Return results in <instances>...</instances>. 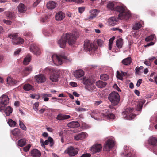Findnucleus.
Instances as JSON below:
<instances>
[{
	"mask_svg": "<svg viewBox=\"0 0 157 157\" xmlns=\"http://www.w3.org/2000/svg\"><path fill=\"white\" fill-rule=\"evenodd\" d=\"M67 57L64 54L60 55L54 54L48 56V60L49 63H50L56 66H59L62 63L63 60H67Z\"/></svg>",
	"mask_w": 157,
	"mask_h": 157,
	"instance_id": "nucleus-1",
	"label": "nucleus"
},
{
	"mask_svg": "<svg viewBox=\"0 0 157 157\" xmlns=\"http://www.w3.org/2000/svg\"><path fill=\"white\" fill-rule=\"evenodd\" d=\"M114 10L120 13L118 15V17L120 19H127L131 16L129 11L125 10V8L122 6H117L115 8Z\"/></svg>",
	"mask_w": 157,
	"mask_h": 157,
	"instance_id": "nucleus-2",
	"label": "nucleus"
},
{
	"mask_svg": "<svg viewBox=\"0 0 157 157\" xmlns=\"http://www.w3.org/2000/svg\"><path fill=\"white\" fill-rule=\"evenodd\" d=\"M108 99L113 105L116 106L119 102L120 97L117 92L113 91L109 94Z\"/></svg>",
	"mask_w": 157,
	"mask_h": 157,
	"instance_id": "nucleus-3",
	"label": "nucleus"
},
{
	"mask_svg": "<svg viewBox=\"0 0 157 157\" xmlns=\"http://www.w3.org/2000/svg\"><path fill=\"white\" fill-rule=\"evenodd\" d=\"M66 41L71 46L75 43L76 40V38L74 34L70 33H67L63 35Z\"/></svg>",
	"mask_w": 157,
	"mask_h": 157,
	"instance_id": "nucleus-4",
	"label": "nucleus"
},
{
	"mask_svg": "<svg viewBox=\"0 0 157 157\" xmlns=\"http://www.w3.org/2000/svg\"><path fill=\"white\" fill-rule=\"evenodd\" d=\"M8 37L10 39L13 40L12 42L13 44H20L24 42V40L23 39L20 37H17V33L9 34Z\"/></svg>",
	"mask_w": 157,
	"mask_h": 157,
	"instance_id": "nucleus-5",
	"label": "nucleus"
},
{
	"mask_svg": "<svg viewBox=\"0 0 157 157\" xmlns=\"http://www.w3.org/2000/svg\"><path fill=\"white\" fill-rule=\"evenodd\" d=\"M0 111L4 110L5 106L9 103V98L6 95L3 94L0 98Z\"/></svg>",
	"mask_w": 157,
	"mask_h": 157,
	"instance_id": "nucleus-6",
	"label": "nucleus"
},
{
	"mask_svg": "<svg viewBox=\"0 0 157 157\" xmlns=\"http://www.w3.org/2000/svg\"><path fill=\"white\" fill-rule=\"evenodd\" d=\"M97 47L88 40H86L84 43V49L86 51H95Z\"/></svg>",
	"mask_w": 157,
	"mask_h": 157,
	"instance_id": "nucleus-7",
	"label": "nucleus"
},
{
	"mask_svg": "<svg viewBox=\"0 0 157 157\" xmlns=\"http://www.w3.org/2000/svg\"><path fill=\"white\" fill-rule=\"evenodd\" d=\"M133 110L132 108H127L122 113L123 117L127 119L130 120L134 118L135 116L132 113Z\"/></svg>",
	"mask_w": 157,
	"mask_h": 157,
	"instance_id": "nucleus-8",
	"label": "nucleus"
},
{
	"mask_svg": "<svg viewBox=\"0 0 157 157\" xmlns=\"http://www.w3.org/2000/svg\"><path fill=\"white\" fill-rule=\"evenodd\" d=\"M65 153H67L70 156H74L78 153V149L75 148L73 146L68 147L65 151Z\"/></svg>",
	"mask_w": 157,
	"mask_h": 157,
	"instance_id": "nucleus-9",
	"label": "nucleus"
},
{
	"mask_svg": "<svg viewBox=\"0 0 157 157\" xmlns=\"http://www.w3.org/2000/svg\"><path fill=\"white\" fill-rule=\"evenodd\" d=\"M102 149V146L100 144H95L91 147L90 149L91 152L94 154L100 152Z\"/></svg>",
	"mask_w": 157,
	"mask_h": 157,
	"instance_id": "nucleus-10",
	"label": "nucleus"
},
{
	"mask_svg": "<svg viewBox=\"0 0 157 157\" xmlns=\"http://www.w3.org/2000/svg\"><path fill=\"white\" fill-rule=\"evenodd\" d=\"M114 142L113 140H108L104 145L103 149L108 151L110 150L114 146Z\"/></svg>",
	"mask_w": 157,
	"mask_h": 157,
	"instance_id": "nucleus-11",
	"label": "nucleus"
},
{
	"mask_svg": "<svg viewBox=\"0 0 157 157\" xmlns=\"http://www.w3.org/2000/svg\"><path fill=\"white\" fill-rule=\"evenodd\" d=\"M35 81L38 84L44 82L46 80V78L44 75L42 74H38L35 76Z\"/></svg>",
	"mask_w": 157,
	"mask_h": 157,
	"instance_id": "nucleus-12",
	"label": "nucleus"
},
{
	"mask_svg": "<svg viewBox=\"0 0 157 157\" xmlns=\"http://www.w3.org/2000/svg\"><path fill=\"white\" fill-rule=\"evenodd\" d=\"M59 73L58 72L53 71L50 76V79L53 82H56L59 80Z\"/></svg>",
	"mask_w": 157,
	"mask_h": 157,
	"instance_id": "nucleus-13",
	"label": "nucleus"
},
{
	"mask_svg": "<svg viewBox=\"0 0 157 157\" xmlns=\"http://www.w3.org/2000/svg\"><path fill=\"white\" fill-rule=\"evenodd\" d=\"M30 49L31 52L37 55H39L41 52L40 50L34 44L31 45Z\"/></svg>",
	"mask_w": 157,
	"mask_h": 157,
	"instance_id": "nucleus-14",
	"label": "nucleus"
},
{
	"mask_svg": "<svg viewBox=\"0 0 157 157\" xmlns=\"http://www.w3.org/2000/svg\"><path fill=\"white\" fill-rule=\"evenodd\" d=\"M87 135L86 133L82 132L74 136V138L75 140L78 141L84 139L86 137Z\"/></svg>",
	"mask_w": 157,
	"mask_h": 157,
	"instance_id": "nucleus-15",
	"label": "nucleus"
},
{
	"mask_svg": "<svg viewBox=\"0 0 157 157\" xmlns=\"http://www.w3.org/2000/svg\"><path fill=\"white\" fill-rule=\"evenodd\" d=\"M103 116L104 117L108 119H113L115 117L114 115L111 113L110 110H104L103 113Z\"/></svg>",
	"mask_w": 157,
	"mask_h": 157,
	"instance_id": "nucleus-16",
	"label": "nucleus"
},
{
	"mask_svg": "<svg viewBox=\"0 0 157 157\" xmlns=\"http://www.w3.org/2000/svg\"><path fill=\"white\" fill-rule=\"evenodd\" d=\"M118 21V18L117 17H113L109 19L108 23L109 25L114 26L117 24Z\"/></svg>",
	"mask_w": 157,
	"mask_h": 157,
	"instance_id": "nucleus-17",
	"label": "nucleus"
},
{
	"mask_svg": "<svg viewBox=\"0 0 157 157\" xmlns=\"http://www.w3.org/2000/svg\"><path fill=\"white\" fill-rule=\"evenodd\" d=\"M66 42V39L63 35L62 36L61 38L58 41V44L60 47L64 48L65 47Z\"/></svg>",
	"mask_w": 157,
	"mask_h": 157,
	"instance_id": "nucleus-18",
	"label": "nucleus"
},
{
	"mask_svg": "<svg viewBox=\"0 0 157 157\" xmlns=\"http://www.w3.org/2000/svg\"><path fill=\"white\" fill-rule=\"evenodd\" d=\"M84 74V72L82 69H77L74 72V75L77 78H79Z\"/></svg>",
	"mask_w": 157,
	"mask_h": 157,
	"instance_id": "nucleus-19",
	"label": "nucleus"
},
{
	"mask_svg": "<svg viewBox=\"0 0 157 157\" xmlns=\"http://www.w3.org/2000/svg\"><path fill=\"white\" fill-rule=\"evenodd\" d=\"M65 17V14L62 12L60 11L56 14L55 19L56 20L61 21Z\"/></svg>",
	"mask_w": 157,
	"mask_h": 157,
	"instance_id": "nucleus-20",
	"label": "nucleus"
},
{
	"mask_svg": "<svg viewBox=\"0 0 157 157\" xmlns=\"http://www.w3.org/2000/svg\"><path fill=\"white\" fill-rule=\"evenodd\" d=\"M31 155L33 157H40L41 155V153L39 150L34 149L31 151Z\"/></svg>",
	"mask_w": 157,
	"mask_h": 157,
	"instance_id": "nucleus-21",
	"label": "nucleus"
},
{
	"mask_svg": "<svg viewBox=\"0 0 157 157\" xmlns=\"http://www.w3.org/2000/svg\"><path fill=\"white\" fill-rule=\"evenodd\" d=\"M67 126L71 128H76L79 126V124L77 121H74L68 123Z\"/></svg>",
	"mask_w": 157,
	"mask_h": 157,
	"instance_id": "nucleus-22",
	"label": "nucleus"
},
{
	"mask_svg": "<svg viewBox=\"0 0 157 157\" xmlns=\"http://www.w3.org/2000/svg\"><path fill=\"white\" fill-rule=\"evenodd\" d=\"M148 143L151 145L153 146L157 145V138L151 137L148 139Z\"/></svg>",
	"mask_w": 157,
	"mask_h": 157,
	"instance_id": "nucleus-23",
	"label": "nucleus"
},
{
	"mask_svg": "<svg viewBox=\"0 0 157 157\" xmlns=\"http://www.w3.org/2000/svg\"><path fill=\"white\" fill-rule=\"evenodd\" d=\"M90 12L91 14L88 17V19H93L96 17L98 14V11L96 9L92 10L90 11Z\"/></svg>",
	"mask_w": 157,
	"mask_h": 157,
	"instance_id": "nucleus-24",
	"label": "nucleus"
},
{
	"mask_svg": "<svg viewBox=\"0 0 157 157\" xmlns=\"http://www.w3.org/2000/svg\"><path fill=\"white\" fill-rule=\"evenodd\" d=\"M70 117V116L69 115L59 114L57 115L56 118L58 120L61 121L69 119Z\"/></svg>",
	"mask_w": 157,
	"mask_h": 157,
	"instance_id": "nucleus-25",
	"label": "nucleus"
},
{
	"mask_svg": "<svg viewBox=\"0 0 157 157\" xmlns=\"http://www.w3.org/2000/svg\"><path fill=\"white\" fill-rule=\"evenodd\" d=\"M17 7L18 11L21 13H25L26 10V6L23 4H20Z\"/></svg>",
	"mask_w": 157,
	"mask_h": 157,
	"instance_id": "nucleus-26",
	"label": "nucleus"
},
{
	"mask_svg": "<svg viewBox=\"0 0 157 157\" xmlns=\"http://www.w3.org/2000/svg\"><path fill=\"white\" fill-rule=\"evenodd\" d=\"M117 77L121 80L123 79V77L126 75L127 74V73L123 72L121 71L120 72L119 71H117Z\"/></svg>",
	"mask_w": 157,
	"mask_h": 157,
	"instance_id": "nucleus-27",
	"label": "nucleus"
},
{
	"mask_svg": "<svg viewBox=\"0 0 157 157\" xmlns=\"http://www.w3.org/2000/svg\"><path fill=\"white\" fill-rule=\"evenodd\" d=\"M83 83L86 85L90 86L93 83V81L91 79L84 78L83 80Z\"/></svg>",
	"mask_w": 157,
	"mask_h": 157,
	"instance_id": "nucleus-28",
	"label": "nucleus"
},
{
	"mask_svg": "<svg viewBox=\"0 0 157 157\" xmlns=\"http://www.w3.org/2000/svg\"><path fill=\"white\" fill-rule=\"evenodd\" d=\"M56 5V3L55 2L51 1L48 2L47 7L48 9H52L55 8Z\"/></svg>",
	"mask_w": 157,
	"mask_h": 157,
	"instance_id": "nucleus-29",
	"label": "nucleus"
},
{
	"mask_svg": "<svg viewBox=\"0 0 157 157\" xmlns=\"http://www.w3.org/2000/svg\"><path fill=\"white\" fill-rule=\"evenodd\" d=\"M145 101L144 99H140L138 101V104L137 105L136 110L139 111H140L143 105L145 102Z\"/></svg>",
	"mask_w": 157,
	"mask_h": 157,
	"instance_id": "nucleus-30",
	"label": "nucleus"
},
{
	"mask_svg": "<svg viewBox=\"0 0 157 157\" xmlns=\"http://www.w3.org/2000/svg\"><path fill=\"white\" fill-rule=\"evenodd\" d=\"M31 59V57L30 56L28 55L24 59L23 62V64L24 65H27L29 63Z\"/></svg>",
	"mask_w": 157,
	"mask_h": 157,
	"instance_id": "nucleus-31",
	"label": "nucleus"
},
{
	"mask_svg": "<svg viewBox=\"0 0 157 157\" xmlns=\"http://www.w3.org/2000/svg\"><path fill=\"white\" fill-rule=\"evenodd\" d=\"M106 85V83L105 82L101 80H99L96 82V85L98 88L104 87Z\"/></svg>",
	"mask_w": 157,
	"mask_h": 157,
	"instance_id": "nucleus-32",
	"label": "nucleus"
},
{
	"mask_svg": "<svg viewBox=\"0 0 157 157\" xmlns=\"http://www.w3.org/2000/svg\"><path fill=\"white\" fill-rule=\"evenodd\" d=\"M131 58L130 57H128L124 59L122 61V63L124 65H128L131 63Z\"/></svg>",
	"mask_w": 157,
	"mask_h": 157,
	"instance_id": "nucleus-33",
	"label": "nucleus"
},
{
	"mask_svg": "<svg viewBox=\"0 0 157 157\" xmlns=\"http://www.w3.org/2000/svg\"><path fill=\"white\" fill-rule=\"evenodd\" d=\"M12 108L10 106H8L5 109L4 112L6 116H9L12 113Z\"/></svg>",
	"mask_w": 157,
	"mask_h": 157,
	"instance_id": "nucleus-34",
	"label": "nucleus"
},
{
	"mask_svg": "<svg viewBox=\"0 0 157 157\" xmlns=\"http://www.w3.org/2000/svg\"><path fill=\"white\" fill-rule=\"evenodd\" d=\"M12 133L13 136H15L18 137L20 134V131L19 129L17 128H15L12 131Z\"/></svg>",
	"mask_w": 157,
	"mask_h": 157,
	"instance_id": "nucleus-35",
	"label": "nucleus"
},
{
	"mask_svg": "<svg viewBox=\"0 0 157 157\" xmlns=\"http://www.w3.org/2000/svg\"><path fill=\"white\" fill-rule=\"evenodd\" d=\"M26 144L25 139H21L18 141V144L19 146L22 147L24 146Z\"/></svg>",
	"mask_w": 157,
	"mask_h": 157,
	"instance_id": "nucleus-36",
	"label": "nucleus"
},
{
	"mask_svg": "<svg viewBox=\"0 0 157 157\" xmlns=\"http://www.w3.org/2000/svg\"><path fill=\"white\" fill-rule=\"evenodd\" d=\"M7 82L8 84L10 85H14L16 83L15 80L10 77L7 78Z\"/></svg>",
	"mask_w": 157,
	"mask_h": 157,
	"instance_id": "nucleus-37",
	"label": "nucleus"
},
{
	"mask_svg": "<svg viewBox=\"0 0 157 157\" xmlns=\"http://www.w3.org/2000/svg\"><path fill=\"white\" fill-rule=\"evenodd\" d=\"M117 46L119 48H121L123 45V41L121 39L119 38L116 42Z\"/></svg>",
	"mask_w": 157,
	"mask_h": 157,
	"instance_id": "nucleus-38",
	"label": "nucleus"
},
{
	"mask_svg": "<svg viewBox=\"0 0 157 157\" xmlns=\"http://www.w3.org/2000/svg\"><path fill=\"white\" fill-rule=\"evenodd\" d=\"M7 123L11 127H14L15 126L16 123L11 119L8 120Z\"/></svg>",
	"mask_w": 157,
	"mask_h": 157,
	"instance_id": "nucleus-39",
	"label": "nucleus"
},
{
	"mask_svg": "<svg viewBox=\"0 0 157 157\" xmlns=\"http://www.w3.org/2000/svg\"><path fill=\"white\" fill-rule=\"evenodd\" d=\"M23 89L25 90L28 91L32 89V86L29 84H26L24 86Z\"/></svg>",
	"mask_w": 157,
	"mask_h": 157,
	"instance_id": "nucleus-40",
	"label": "nucleus"
},
{
	"mask_svg": "<svg viewBox=\"0 0 157 157\" xmlns=\"http://www.w3.org/2000/svg\"><path fill=\"white\" fill-rule=\"evenodd\" d=\"M142 27V25L140 22H138L135 23L133 27V29L135 30H137L140 29Z\"/></svg>",
	"mask_w": 157,
	"mask_h": 157,
	"instance_id": "nucleus-41",
	"label": "nucleus"
},
{
	"mask_svg": "<svg viewBox=\"0 0 157 157\" xmlns=\"http://www.w3.org/2000/svg\"><path fill=\"white\" fill-rule=\"evenodd\" d=\"M5 15L8 18L11 19L14 17V14L10 12H5Z\"/></svg>",
	"mask_w": 157,
	"mask_h": 157,
	"instance_id": "nucleus-42",
	"label": "nucleus"
},
{
	"mask_svg": "<svg viewBox=\"0 0 157 157\" xmlns=\"http://www.w3.org/2000/svg\"><path fill=\"white\" fill-rule=\"evenodd\" d=\"M100 78L101 80L106 81L109 78V76L107 74H104L100 75Z\"/></svg>",
	"mask_w": 157,
	"mask_h": 157,
	"instance_id": "nucleus-43",
	"label": "nucleus"
},
{
	"mask_svg": "<svg viewBox=\"0 0 157 157\" xmlns=\"http://www.w3.org/2000/svg\"><path fill=\"white\" fill-rule=\"evenodd\" d=\"M19 125L20 127L23 130L26 131L27 128L25 125L24 124L22 121L20 120H19Z\"/></svg>",
	"mask_w": 157,
	"mask_h": 157,
	"instance_id": "nucleus-44",
	"label": "nucleus"
},
{
	"mask_svg": "<svg viewBox=\"0 0 157 157\" xmlns=\"http://www.w3.org/2000/svg\"><path fill=\"white\" fill-rule=\"evenodd\" d=\"M107 7L109 9L111 10H115L114 8V4L113 2H109L107 5Z\"/></svg>",
	"mask_w": 157,
	"mask_h": 157,
	"instance_id": "nucleus-45",
	"label": "nucleus"
},
{
	"mask_svg": "<svg viewBox=\"0 0 157 157\" xmlns=\"http://www.w3.org/2000/svg\"><path fill=\"white\" fill-rule=\"evenodd\" d=\"M39 106V102H36L34 103V104L33 105V109L36 112L38 111V107Z\"/></svg>",
	"mask_w": 157,
	"mask_h": 157,
	"instance_id": "nucleus-46",
	"label": "nucleus"
},
{
	"mask_svg": "<svg viewBox=\"0 0 157 157\" xmlns=\"http://www.w3.org/2000/svg\"><path fill=\"white\" fill-rule=\"evenodd\" d=\"M154 35H153L149 36L145 39V40L147 41L152 40L154 38Z\"/></svg>",
	"mask_w": 157,
	"mask_h": 157,
	"instance_id": "nucleus-47",
	"label": "nucleus"
},
{
	"mask_svg": "<svg viewBox=\"0 0 157 157\" xmlns=\"http://www.w3.org/2000/svg\"><path fill=\"white\" fill-rule=\"evenodd\" d=\"M136 74L137 75H141L143 72V69H136Z\"/></svg>",
	"mask_w": 157,
	"mask_h": 157,
	"instance_id": "nucleus-48",
	"label": "nucleus"
},
{
	"mask_svg": "<svg viewBox=\"0 0 157 157\" xmlns=\"http://www.w3.org/2000/svg\"><path fill=\"white\" fill-rule=\"evenodd\" d=\"M48 19V16H45L41 19V22L44 23L47 22L49 21Z\"/></svg>",
	"mask_w": 157,
	"mask_h": 157,
	"instance_id": "nucleus-49",
	"label": "nucleus"
},
{
	"mask_svg": "<svg viewBox=\"0 0 157 157\" xmlns=\"http://www.w3.org/2000/svg\"><path fill=\"white\" fill-rule=\"evenodd\" d=\"M97 44L100 47L102 46L104 44L103 41L100 39H98L97 40Z\"/></svg>",
	"mask_w": 157,
	"mask_h": 157,
	"instance_id": "nucleus-50",
	"label": "nucleus"
},
{
	"mask_svg": "<svg viewBox=\"0 0 157 157\" xmlns=\"http://www.w3.org/2000/svg\"><path fill=\"white\" fill-rule=\"evenodd\" d=\"M31 147V145L30 144H28L24 148L23 150L24 151L27 152L29 151Z\"/></svg>",
	"mask_w": 157,
	"mask_h": 157,
	"instance_id": "nucleus-51",
	"label": "nucleus"
},
{
	"mask_svg": "<svg viewBox=\"0 0 157 157\" xmlns=\"http://www.w3.org/2000/svg\"><path fill=\"white\" fill-rule=\"evenodd\" d=\"M86 109L84 108L79 107L76 109V111L80 112H82L85 111Z\"/></svg>",
	"mask_w": 157,
	"mask_h": 157,
	"instance_id": "nucleus-52",
	"label": "nucleus"
},
{
	"mask_svg": "<svg viewBox=\"0 0 157 157\" xmlns=\"http://www.w3.org/2000/svg\"><path fill=\"white\" fill-rule=\"evenodd\" d=\"M48 140L49 141V142H50V146H52L53 145V140L52 138L51 137H48Z\"/></svg>",
	"mask_w": 157,
	"mask_h": 157,
	"instance_id": "nucleus-53",
	"label": "nucleus"
},
{
	"mask_svg": "<svg viewBox=\"0 0 157 157\" xmlns=\"http://www.w3.org/2000/svg\"><path fill=\"white\" fill-rule=\"evenodd\" d=\"M70 85L72 86L73 87H76L77 86V84L75 82H70Z\"/></svg>",
	"mask_w": 157,
	"mask_h": 157,
	"instance_id": "nucleus-54",
	"label": "nucleus"
},
{
	"mask_svg": "<svg viewBox=\"0 0 157 157\" xmlns=\"http://www.w3.org/2000/svg\"><path fill=\"white\" fill-rule=\"evenodd\" d=\"M142 80L141 79H140L138 80L136 84L137 87H139L140 86V85L142 83Z\"/></svg>",
	"mask_w": 157,
	"mask_h": 157,
	"instance_id": "nucleus-55",
	"label": "nucleus"
},
{
	"mask_svg": "<svg viewBox=\"0 0 157 157\" xmlns=\"http://www.w3.org/2000/svg\"><path fill=\"white\" fill-rule=\"evenodd\" d=\"M102 102V101L100 100L97 101H95L94 104L95 105L98 106Z\"/></svg>",
	"mask_w": 157,
	"mask_h": 157,
	"instance_id": "nucleus-56",
	"label": "nucleus"
},
{
	"mask_svg": "<svg viewBox=\"0 0 157 157\" xmlns=\"http://www.w3.org/2000/svg\"><path fill=\"white\" fill-rule=\"evenodd\" d=\"M21 49H17L16 50V51H15L14 52V55H17L18 54H19V53H20V52H21Z\"/></svg>",
	"mask_w": 157,
	"mask_h": 157,
	"instance_id": "nucleus-57",
	"label": "nucleus"
},
{
	"mask_svg": "<svg viewBox=\"0 0 157 157\" xmlns=\"http://www.w3.org/2000/svg\"><path fill=\"white\" fill-rule=\"evenodd\" d=\"M4 23H6L7 25H10L11 24V21L8 20H4L3 21Z\"/></svg>",
	"mask_w": 157,
	"mask_h": 157,
	"instance_id": "nucleus-58",
	"label": "nucleus"
},
{
	"mask_svg": "<svg viewBox=\"0 0 157 157\" xmlns=\"http://www.w3.org/2000/svg\"><path fill=\"white\" fill-rule=\"evenodd\" d=\"M79 12L80 13H82L84 11V8L79 7L78 9Z\"/></svg>",
	"mask_w": 157,
	"mask_h": 157,
	"instance_id": "nucleus-59",
	"label": "nucleus"
},
{
	"mask_svg": "<svg viewBox=\"0 0 157 157\" xmlns=\"http://www.w3.org/2000/svg\"><path fill=\"white\" fill-rule=\"evenodd\" d=\"M90 156H91V155L90 154L87 153V154H83L80 157H90Z\"/></svg>",
	"mask_w": 157,
	"mask_h": 157,
	"instance_id": "nucleus-60",
	"label": "nucleus"
},
{
	"mask_svg": "<svg viewBox=\"0 0 157 157\" xmlns=\"http://www.w3.org/2000/svg\"><path fill=\"white\" fill-rule=\"evenodd\" d=\"M45 110V109L44 108H41L39 111V113L40 114H42Z\"/></svg>",
	"mask_w": 157,
	"mask_h": 157,
	"instance_id": "nucleus-61",
	"label": "nucleus"
},
{
	"mask_svg": "<svg viewBox=\"0 0 157 157\" xmlns=\"http://www.w3.org/2000/svg\"><path fill=\"white\" fill-rule=\"evenodd\" d=\"M43 97H51L52 95L50 94H42Z\"/></svg>",
	"mask_w": 157,
	"mask_h": 157,
	"instance_id": "nucleus-62",
	"label": "nucleus"
},
{
	"mask_svg": "<svg viewBox=\"0 0 157 157\" xmlns=\"http://www.w3.org/2000/svg\"><path fill=\"white\" fill-rule=\"evenodd\" d=\"M72 94L75 97H78L80 95L77 93L76 92L74 91L73 92Z\"/></svg>",
	"mask_w": 157,
	"mask_h": 157,
	"instance_id": "nucleus-63",
	"label": "nucleus"
},
{
	"mask_svg": "<svg viewBox=\"0 0 157 157\" xmlns=\"http://www.w3.org/2000/svg\"><path fill=\"white\" fill-rule=\"evenodd\" d=\"M46 129L48 131L50 132H52L53 131V130L51 128L47 127Z\"/></svg>",
	"mask_w": 157,
	"mask_h": 157,
	"instance_id": "nucleus-64",
	"label": "nucleus"
}]
</instances>
